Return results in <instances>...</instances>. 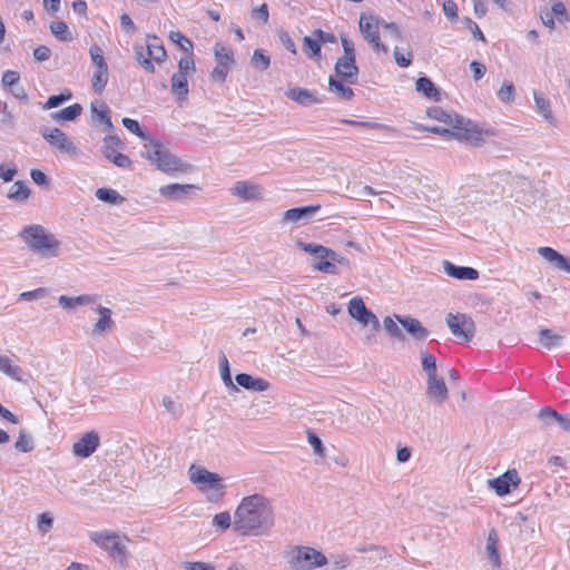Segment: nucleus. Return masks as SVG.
<instances>
[{"mask_svg":"<svg viewBox=\"0 0 570 570\" xmlns=\"http://www.w3.org/2000/svg\"><path fill=\"white\" fill-rule=\"evenodd\" d=\"M51 33L61 41H71L73 39L68 26L63 21H53L50 24Z\"/></svg>","mask_w":570,"mask_h":570,"instance_id":"c03bdc74","label":"nucleus"},{"mask_svg":"<svg viewBox=\"0 0 570 570\" xmlns=\"http://www.w3.org/2000/svg\"><path fill=\"white\" fill-rule=\"evenodd\" d=\"M14 448L19 452L28 453L35 448L33 439L24 431H20Z\"/></svg>","mask_w":570,"mask_h":570,"instance_id":"8fccbe9b","label":"nucleus"},{"mask_svg":"<svg viewBox=\"0 0 570 570\" xmlns=\"http://www.w3.org/2000/svg\"><path fill=\"white\" fill-rule=\"evenodd\" d=\"M422 370L426 373V377L430 375H436V358L428 352H421Z\"/></svg>","mask_w":570,"mask_h":570,"instance_id":"3c124183","label":"nucleus"},{"mask_svg":"<svg viewBox=\"0 0 570 570\" xmlns=\"http://www.w3.org/2000/svg\"><path fill=\"white\" fill-rule=\"evenodd\" d=\"M284 558L294 570H309L327 563V558L324 553L309 547L288 548L284 552Z\"/></svg>","mask_w":570,"mask_h":570,"instance_id":"0eeeda50","label":"nucleus"},{"mask_svg":"<svg viewBox=\"0 0 570 570\" xmlns=\"http://www.w3.org/2000/svg\"><path fill=\"white\" fill-rule=\"evenodd\" d=\"M358 71L355 58L353 57H341L335 63L336 75L351 85L357 81Z\"/></svg>","mask_w":570,"mask_h":570,"instance_id":"6ab92c4d","label":"nucleus"},{"mask_svg":"<svg viewBox=\"0 0 570 570\" xmlns=\"http://www.w3.org/2000/svg\"><path fill=\"white\" fill-rule=\"evenodd\" d=\"M538 253L556 268L570 273V265L567 258L551 247H539Z\"/></svg>","mask_w":570,"mask_h":570,"instance_id":"c85d7f7f","label":"nucleus"},{"mask_svg":"<svg viewBox=\"0 0 570 570\" xmlns=\"http://www.w3.org/2000/svg\"><path fill=\"white\" fill-rule=\"evenodd\" d=\"M121 145L120 139L117 136L109 135L104 139L102 154L114 165L120 168H128L131 165V160L128 156L116 151V146Z\"/></svg>","mask_w":570,"mask_h":570,"instance_id":"2eb2a0df","label":"nucleus"},{"mask_svg":"<svg viewBox=\"0 0 570 570\" xmlns=\"http://www.w3.org/2000/svg\"><path fill=\"white\" fill-rule=\"evenodd\" d=\"M214 56L217 62L234 63L233 52L220 43L214 47Z\"/></svg>","mask_w":570,"mask_h":570,"instance_id":"864d4df0","label":"nucleus"},{"mask_svg":"<svg viewBox=\"0 0 570 570\" xmlns=\"http://www.w3.org/2000/svg\"><path fill=\"white\" fill-rule=\"evenodd\" d=\"M108 82V68L96 69L92 78L91 86L95 92L102 94Z\"/></svg>","mask_w":570,"mask_h":570,"instance_id":"37998d69","label":"nucleus"},{"mask_svg":"<svg viewBox=\"0 0 570 570\" xmlns=\"http://www.w3.org/2000/svg\"><path fill=\"white\" fill-rule=\"evenodd\" d=\"M90 539L99 548L107 551L114 560L125 566L128 559L127 543L130 541L125 534L112 531H97L90 533Z\"/></svg>","mask_w":570,"mask_h":570,"instance_id":"423d86ee","label":"nucleus"},{"mask_svg":"<svg viewBox=\"0 0 570 570\" xmlns=\"http://www.w3.org/2000/svg\"><path fill=\"white\" fill-rule=\"evenodd\" d=\"M52 525L53 518L49 513L45 512L38 517L37 528L39 532H41L42 534L48 533L51 530Z\"/></svg>","mask_w":570,"mask_h":570,"instance_id":"e2e57ef3","label":"nucleus"},{"mask_svg":"<svg viewBox=\"0 0 570 570\" xmlns=\"http://www.w3.org/2000/svg\"><path fill=\"white\" fill-rule=\"evenodd\" d=\"M122 125L126 129H128L130 132L135 134L136 136L140 137L144 140H149L148 136L141 130L140 125L137 120L131 118H124Z\"/></svg>","mask_w":570,"mask_h":570,"instance_id":"052dcab7","label":"nucleus"},{"mask_svg":"<svg viewBox=\"0 0 570 570\" xmlns=\"http://www.w3.org/2000/svg\"><path fill=\"white\" fill-rule=\"evenodd\" d=\"M72 98V94L70 90L68 89H65L62 92H60L59 95H52L50 96L47 101L45 102V105L42 106V108L45 110H48V109H52V108H57L59 107L60 105H62L63 102L70 100Z\"/></svg>","mask_w":570,"mask_h":570,"instance_id":"a18cd8bd","label":"nucleus"},{"mask_svg":"<svg viewBox=\"0 0 570 570\" xmlns=\"http://www.w3.org/2000/svg\"><path fill=\"white\" fill-rule=\"evenodd\" d=\"M285 96L288 99H291L299 105H303V106H309V105L320 102V99L317 98L315 91H311L308 89L298 88V87L288 88L285 91Z\"/></svg>","mask_w":570,"mask_h":570,"instance_id":"393cba45","label":"nucleus"},{"mask_svg":"<svg viewBox=\"0 0 570 570\" xmlns=\"http://www.w3.org/2000/svg\"><path fill=\"white\" fill-rule=\"evenodd\" d=\"M198 189V186L191 184H169L161 186L158 191L163 197L169 200L180 202L186 199L189 195Z\"/></svg>","mask_w":570,"mask_h":570,"instance_id":"a211bd4d","label":"nucleus"},{"mask_svg":"<svg viewBox=\"0 0 570 570\" xmlns=\"http://www.w3.org/2000/svg\"><path fill=\"white\" fill-rule=\"evenodd\" d=\"M135 58L137 62L148 72L155 71V66L151 62V57L147 56V52L145 53V48L142 46H135Z\"/></svg>","mask_w":570,"mask_h":570,"instance_id":"de8ad7c7","label":"nucleus"},{"mask_svg":"<svg viewBox=\"0 0 570 570\" xmlns=\"http://www.w3.org/2000/svg\"><path fill=\"white\" fill-rule=\"evenodd\" d=\"M169 39L177 43L181 50L190 52L193 50V42L186 38L180 31H170Z\"/></svg>","mask_w":570,"mask_h":570,"instance_id":"603ef678","label":"nucleus"},{"mask_svg":"<svg viewBox=\"0 0 570 570\" xmlns=\"http://www.w3.org/2000/svg\"><path fill=\"white\" fill-rule=\"evenodd\" d=\"M235 531L245 535H264L274 525V511L267 498L252 494L243 498L234 513Z\"/></svg>","mask_w":570,"mask_h":570,"instance_id":"f257e3e1","label":"nucleus"},{"mask_svg":"<svg viewBox=\"0 0 570 570\" xmlns=\"http://www.w3.org/2000/svg\"><path fill=\"white\" fill-rule=\"evenodd\" d=\"M188 478L199 491L206 493L208 501H217L224 495L225 485L217 473L210 472L204 466L191 464L188 469Z\"/></svg>","mask_w":570,"mask_h":570,"instance_id":"39448f33","label":"nucleus"},{"mask_svg":"<svg viewBox=\"0 0 570 570\" xmlns=\"http://www.w3.org/2000/svg\"><path fill=\"white\" fill-rule=\"evenodd\" d=\"M100 444L99 434L90 431L81 435L72 445V453L78 458H89Z\"/></svg>","mask_w":570,"mask_h":570,"instance_id":"dca6fc26","label":"nucleus"},{"mask_svg":"<svg viewBox=\"0 0 570 570\" xmlns=\"http://www.w3.org/2000/svg\"><path fill=\"white\" fill-rule=\"evenodd\" d=\"M426 395L438 404L443 403L449 396L444 380L438 375L426 377Z\"/></svg>","mask_w":570,"mask_h":570,"instance_id":"aec40b11","label":"nucleus"},{"mask_svg":"<svg viewBox=\"0 0 570 570\" xmlns=\"http://www.w3.org/2000/svg\"><path fill=\"white\" fill-rule=\"evenodd\" d=\"M550 13H552V16H556L560 22L569 20L566 6L561 1H557L552 4Z\"/></svg>","mask_w":570,"mask_h":570,"instance_id":"338daca9","label":"nucleus"},{"mask_svg":"<svg viewBox=\"0 0 570 570\" xmlns=\"http://www.w3.org/2000/svg\"><path fill=\"white\" fill-rule=\"evenodd\" d=\"M358 26L361 33L375 51L387 52V47L380 41V20L377 18L362 13Z\"/></svg>","mask_w":570,"mask_h":570,"instance_id":"9b49d317","label":"nucleus"},{"mask_svg":"<svg viewBox=\"0 0 570 570\" xmlns=\"http://www.w3.org/2000/svg\"><path fill=\"white\" fill-rule=\"evenodd\" d=\"M343 124L354 126V127H363V128H370L375 130H386V131H395L393 127H390L385 124L380 122H371V121H357V120H351V119H343Z\"/></svg>","mask_w":570,"mask_h":570,"instance_id":"09e8293b","label":"nucleus"},{"mask_svg":"<svg viewBox=\"0 0 570 570\" xmlns=\"http://www.w3.org/2000/svg\"><path fill=\"white\" fill-rule=\"evenodd\" d=\"M20 80V75L19 72L14 71V70H7L6 72H3L2 75V78H1V82L3 85V87L6 88H10L11 86H16L17 82H19Z\"/></svg>","mask_w":570,"mask_h":570,"instance_id":"69168bd1","label":"nucleus"},{"mask_svg":"<svg viewBox=\"0 0 570 570\" xmlns=\"http://www.w3.org/2000/svg\"><path fill=\"white\" fill-rule=\"evenodd\" d=\"M383 327L391 336L399 338V340L404 338L402 331L400 330L397 324L390 316L384 317Z\"/></svg>","mask_w":570,"mask_h":570,"instance_id":"680f3d73","label":"nucleus"},{"mask_svg":"<svg viewBox=\"0 0 570 570\" xmlns=\"http://www.w3.org/2000/svg\"><path fill=\"white\" fill-rule=\"evenodd\" d=\"M97 301L96 295H80L76 297H69L61 295L58 298V303L63 308H75L77 306L89 305Z\"/></svg>","mask_w":570,"mask_h":570,"instance_id":"473e14b6","label":"nucleus"},{"mask_svg":"<svg viewBox=\"0 0 570 570\" xmlns=\"http://www.w3.org/2000/svg\"><path fill=\"white\" fill-rule=\"evenodd\" d=\"M397 322L403 326V328L411 334L415 340L423 341L429 336V331L422 326L421 322L413 317H401L399 315L395 316Z\"/></svg>","mask_w":570,"mask_h":570,"instance_id":"a878e982","label":"nucleus"},{"mask_svg":"<svg viewBox=\"0 0 570 570\" xmlns=\"http://www.w3.org/2000/svg\"><path fill=\"white\" fill-rule=\"evenodd\" d=\"M0 371L14 381L22 380V368L13 364L12 360L6 355H0Z\"/></svg>","mask_w":570,"mask_h":570,"instance_id":"e433bc0d","label":"nucleus"},{"mask_svg":"<svg viewBox=\"0 0 570 570\" xmlns=\"http://www.w3.org/2000/svg\"><path fill=\"white\" fill-rule=\"evenodd\" d=\"M445 323L453 336L460 342H470L475 335V324L468 314L449 313Z\"/></svg>","mask_w":570,"mask_h":570,"instance_id":"1a4fd4ad","label":"nucleus"},{"mask_svg":"<svg viewBox=\"0 0 570 570\" xmlns=\"http://www.w3.org/2000/svg\"><path fill=\"white\" fill-rule=\"evenodd\" d=\"M431 119L444 122L452 128V136L458 140L471 141L475 146H481L483 139L481 132L471 120H468L456 114H451L440 107H431L426 111Z\"/></svg>","mask_w":570,"mask_h":570,"instance_id":"f03ea898","label":"nucleus"},{"mask_svg":"<svg viewBox=\"0 0 570 570\" xmlns=\"http://www.w3.org/2000/svg\"><path fill=\"white\" fill-rule=\"evenodd\" d=\"M533 98L538 114H540L549 124L554 125L556 118L552 114L550 101L537 91H533Z\"/></svg>","mask_w":570,"mask_h":570,"instance_id":"2f4dec72","label":"nucleus"},{"mask_svg":"<svg viewBox=\"0 0 570 570\" xmlns=\"http://www.w3.org/2000/svg\"><path fill=\"white\" fill-rule=\"evenodd\" d=\"M485 551L488 553L489 559L493 562V566L499 567L501 564V560L500 553L498 551V534L494 529H491L489 531Z\"/></svg>","mask_w":570,"mask_h":570,"instance_id":"c9c22d12","label":"nucleus"},{"mask_svg":"<svg viewBox=\"0 0 570 570\" xmlns=\"http://www.w3.org/2000/svg\"><path fill=\"white\" fill-rule=\"evenodd\" d=\"M42 138L61 154L78 156L79 149L69 137L59 128H40Z\"/></svg>","mask_w":570,"mask_h":570,"instance_id":"9d476101","label":"nucleus"},{"mask_svg":"<svg viewBox=\"0 0 570 570\" xmlns=\"http://www.w3.org/2000/svg\"><path fill=\"white\" fill-rule=\"evenodd\" d=\"M443 271L446 275L456 279L475 281L479 278V272L475 268L456 266L449 261L443 262Z\"/></svg>","mask_w":570,"mask_h":570,"instance_id":"4be33fe9","label":"nucleus"},{"mask_svg":"<svg viewBox=\"0 0 570 570\" xmlns=\"http://www.w3.org/2000/svg\"><path fill=\"white\" fill-rule=\"evenodd\" d=\"M416 91L424 95L426 98L432 99L434 101L441 100V91L440 89L431 81V79L426 77H421L415 82Z\"/></svg>","mask_w":570,"mask_h":570,"instance_id":"c756f323","label":"nucleus"},{"mask_svg":"<svg viewBox=\"0 0 570 570\" xmlns=\"http://www.w3.org/2000/svg\"><path fill=\"white\" fill-rule=\"evenodd\" d=\"M213 525L222 531L227 530L232 525V518L229 512L224 511L215 514L213 518Z\"/></svg>","mask_w":570,"mask_h":570,"instance_id":"13d9d810","label":"nucleus"},{"mask_svg":"<svg viewBox=\"0 0 570 570\" xmlns=\"http://www.w3.org/2000/svg\"><path fill=\"white\" fill-rule=\"evenodd\" d=\"M230 65L232 63L217 62V66L210 73L212 79L216 82H224L228 75Z\"/></svg>","mask_w":570,"mask_h":570,"instance_id":"bf43d9fd","label":"nucleus"},{"mask_svg":"<svg viewBox=\"0 0 570 570\" xmlns=\"http://www.w3.org/2000/svg\"><path fill=\"white\" fill-rule=\"evenodd\" d=\"M96 197L108 204L119 205L125 202V197H122L117 190L111 188H98L96 190Z\"/></svg>","mask_w":570,"mask_h":570,"instance_id":"ea45409f","label":"nucleus"},{"mask_svg":"<svg viewBox=\"0 0 570 570\" xmlns=\"http://www.w3.org/2000/svg\"><path fill=\"white\" fill-rule=\"evenodd\" d=\"M142 156L155 165L158 170L168 175L186 173L191 168L189 164L184 163L173 155L168 148L153 139H149L148 144L144 146Z\"/></svg>","mask_w":570,"mask_h":570,"instance_id":"20e7f679","label":"nucleus"},{"mask_svg":"<svg viewBox=\"0 0 570 570\" xmlns=\"http://www.w3.org/2000/svg\"><path fill=\"white\" fill-rule=\"evenodd\" d=\"M163 406L169 414L174 416H179L183 412L181 404L175 402L170 396L163 397Z\"/></svg>","mask_w":570,"mask_h":570,"instance_id":"0e129e2a","label":"nucleus"},{"mask_svg":"<svg viewBox=\"0 0 570 570\" xmlns=\"http://www.w3.org/2000/svg\"><path fill=\"white\" fill-rule=\"evenodd\" d=\"M348 313L363 326L371 325L374 331L380 328L379 318L365 306L362 298L354 297L350 301Z\"/></svg>","mask_w":570,"mask_h":570,"instance_id":"ddd939ff","label":"nucleus"},{"mask_svg":"<svg viewBox=\"0 0 570 570\" xmlns=\"http://www.w3.org/2000/svg\"><path fill=\"white\" fill-rule=\"evenodd\" d=\"M187 76L183 73H174L170 79L171 92L177 97L178 100H185L188 95V81Z\"/></svg>","mask_w":570,"mask_h":570,"instance_id":"7c9ffc66","label":"nucleus"},{"mask_svg":"<svg viewBox=\"0 0 570 570\" xmlns=\"http://www.w3.org/2000/svg\"><path fill=\"white\" fill-rule=\"evenodd\" d=\"M19 237L32 253L41 257H57L60 253L61 243L41 225L26 226L19 233Z\"/></svg>","mask_w":570,"mask_h":570,"instance_id":"7ed1b4c3","label":"nucleus"},{"mask_svg":"<svg viewBox=\"0 0 570 570\" xmlns=\"http://www.w3.org/2000/svg\"><path fill=\"white\" fill-rule=\"evenodd\" d=\"M320 205H312L305 207H296L288 209L283 215L284 223H297L299 220L308 219L312 215L318 212Z\"/></svg>","mask_w":570,"mask_h":570,"instance_id":"cd10ccee","label":"nucleus"},{"mask_svg":"<svg viewBox=\"0 0 570 570\" xmlns=\"http://www.w3.org/2000/svg\"><path fill=\"white\" fill-rule=\"evenodd\" d=\"M90 111L92 119L104 125L105 131H110L114 128L109 116V108L105 101H92L90 105Z\"/></svg>","mask_w":570,"mask_h":570,"instance_id":"bb28decb","label":"nucleus"},{"mask_svg":"<svg viewBox=\"0 0 570 570\" xmlns=\"http://www.w3.org/2000/svg\"><path fill=\"white\" fill-rule=\"evenodd\" d=\"M295 246L314 258L312 268L320 273L336 275L338 269L330 258L331 248L317 243H307L302 239L295 240Z\"/></svg>","mask_w":570,"mask_h":570,"instance_id":"6e6552de","label":"nucleus"},{"mask_svg":"<svg viewBox=\"0 0 570 570\" xmlns=\"http://www.w3.org/2000/svg\"><path fill=\"white\" fill-rule=\"evenodd\" d=\"M541 426L548 431H563L570 433V415H561L551 407H543L538 413Z\"/></svg>","mask_w":570,"mask_h":570,"instance_id":"f8f14e48","label":"nucleus"},{"mask_svg":"<svg viewBox=\"0 0 570 570\" xmlns=\"http://www.w3.org/2000/svg\"><path fill=\"white\" fill-rule=\"evenodd\" d=\"M393 53H394L395 62L400 67L406 68V67H409L411 65V62H412V55H411V52H407L406 55H404L399 47H395Z\"/></svg>","mask_w":570,"mask_h":570,"instance_id":"774afa93","label":"nucleus"},{"mask_svg":"<svg viewBox=\"0 0 570 570\" xmlns=\"http://www.w3.org/2000/svg\"><path fill=\"white\" fill-rule=\"evenodd\" d=\"M328 88L337 98L343 100H351L354 96V91L351 87L345 86L341 80L332 76L328 79Z\"/></svg>","mask_w":570,"mask_h":570,"instance_id":"f704fd0d","label":"nucleus"},{"mask_svg":"<svg viewBox=\"0 0 570 570\" xmlns=\"http://www.w3.org/2000/svg\"><path fill=\"white\" fill-rule=\"evenodd\" d=\"M303 46L304 51L309 59L314 61H320L322 59L321 43L316 38L314 39L312 37L305 36L303 38Z\"/></svg>","mask_w":570,"mask_h":570,"instance_id":"58836bf2","label":"nucleus"},{"mask_svg":"<svg viewBox=\"0 0 570 570\" xmlns=\"http://www.w3.org/2000/svg\"><path fill=\"white\" fill-rule=\"evenodd\" d=\"M89 53L96 69L108 68V65L104 58L102 49L99 46H91Z\"/></svg>","mask_w":570,"mask_h":570,"instance_id":"6e6d98bb","label":"nucleus"},{"mask_svg":"<svg viewBox=\"0 0 570 570\" xmlns=\"http://www.w3.org/2000/svg\"><path fill=\"white\" fill-rule=\"evenodd\" d=\"M520 479L515 470H508L499 478L489 480V487L500 497L510 493L511 487H518Z\"/></svg>","mask_w":570,"mask_h":570,"instance_id":"f3484780","label":"nucleus"},{"mask_svg":"<svg viewBox=\"0 0 570 570\" xmlns=\"http://www.w3.org/2000/svg\"><path fill=\"white\" fill-rule=\"evenodd\" d=\"M8 198L16 202H24L30 196V189L22 180L16 181L8 191Z\"/></svg>","mask_w":570,"mask_h":570,"instance_id":"4c0bfd02","label":"nucleus"},{"mask_svg":"<svg viewBox=\"0 0 570 570\" xmlns=\"http://www.w3.org/2000/svg\"><path fill=\"white\" fill-rule=\"evenodd\" d=\"M538 344L546 350L561 347L564 342V335L556 333L551 328H540L538 332Z\"/></svg>","mask_w":570,"mask_h":570,"instance_id":"b1692460","label":"nucleus"},{"mask_svg":"<svg viewBox=\"0 0 570 570\" xmlns=\"http://www.w3.org/2000/svg\"><path fill=\"white\" fill-rule=\"evenodd\" d=\"M219 367H220V377H222V381L224 382V384L226 385V387H228L232 391L238 392L239 389L236 384H234V382L232 380V375H230V371H229V363H228L227 357L224 354H222V356L219 358Z\"/></svg>","mask_w":570,"mask_h":570,"instance_id":"79ce46f5","label":"nucleus"},{"mask_svg":"<svg viewBox=\"0 0 570 570\" xmlns=\"http://www.w3.org/2000/svg\"><path fill=\"white\" fill-rule=\"evenodd\" d=\"M515 89L511 81H504L498 91V97L503 102H511L514 100Z\"/></svg>","mask_w":570,"mask_h":570,"instance_id":"5fc2aeb1","label":"nucleus"},{"mask_svg":"<svg viewBox=\"0 0 570 570\" xmlns=\"http://www.w3.org/2000/svg\"><path fill=\"white\" fill-rule=\"evenodd\" d=\"M153 41L147 43V56L151 57L156 62H163L166 58V50L163 45L159 43L156 36L149 37Z\"/></svg>","mask_w":570,"mask_h":570,"instance_id":"a19ab883","label":"nucleus"},{"mask_svg":"<svg viewBox=\"0 0 570 570\" xmlns=\"http://www.w3.org/2000/svg\"><path fill=\"white\" fill-rule=\"evenodd\" d=\"M229 191L243 202H261L264 199L263 187L248 180H238Z\"/></svg>","mask_w":570,"mask_h":570,"instance_id":"4468645a","label":"nucleus"},{"mask_svg":"<svg viewBox=\"0 0 570 570\" xmlns=\"http://www.w3.org/2000/svg\"><path fill=\"white\" fill-rule=\"evenodd\" d=\"M96 312L99 314V318L92 326L91 334L95 337H104L115 326L111 318L112 312L110 308L104 306L97 307Z\"/></svg>","mask_w":570,"mask_h":570,"instance_id":"412c9836","label":"nucleus"},{"mask_svg":"<svg viewBox=\"0 0 570 570\" xmlns=\"http://www.w3.org/2000/svg\"><path fill=\"white\" fill-rule=\"evenodd\" d=\"M235 381H236L237 385H239L248 391L264 392L271 387V384L268 381L261 379V377H254L247 373L236 374Z\"/></svg>","mask_w":570,"mask_h":570,"instance_id":"5701e85b","label":"nucleus"},{"mask_svg":"<svg viewBox=\"0 0 570 570\" xmlns=\"http://www.w3.org/2000/svg\"><path fill=\"white\" fill-rule=\"evenodd\" d=\"M82 107L80 104H73L59 111L50 114L52 120L57 122L72 121L81 115Z\"/></svg>","mask_w":570,"mask_h":570,"instance_id":"72a5a7b5","label":"nucleus"},{"mask_svg":"<svg viewBox=\"0 0 570 570\" xmlns=\"http://www.w3.org/2000/svg\"><path fill=\"white\" fill-rule=\"evenodd\" d=\"M250 62L257 70L265 71L271 66V58L265 55L263 50L256 49L252 56Z\"/></svg>","mask_w":570,"mask_h":570,"instance_id":"49530a36","label":"nucleus"},{"mask_svg":"<svg viewBox=\"0 0 570 570\" xmlns=\"http://www.w3.org/2000/svg\"><path fill=\"white\" fill-rule=\"evenodd\" d=\"M178 73L187 77L194 75L196 71L194 59L190 56L181 57L178 61Z\"/></svg>","mask_w":570,"mask_h":570,"instance_id":"4d7b16f0","label":"nucleus"}]
</instances>
